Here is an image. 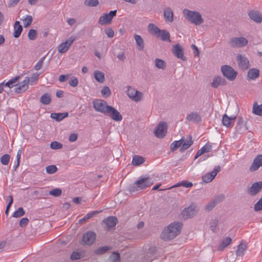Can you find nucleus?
<instances>
[{
    "label": "nucleus",
    "mask_w": 262,
    "mask_h": 262,
    "mask_svg": "<svg viewBox=\"0 0 262 262\" xmlns=\"http://www.w3.org/2000/svg\"><path fill=\"white\" fill-rule=\"evenodd\" d=\"M236 129L237 132L239 134L243 133L247 129V127L245 125V120L243 117H238Z\"/></svg>",
    "instance_id": "24"
},
{
    "label": "nucleus",
    "mask_w": 262,
    "mask_h": 262,
    "mask_svg": "<svg viewBox=\"0 0 262 262\" xmlns=\"http://www.w3.org/2000/svg\"><path fill=\"white\" fill-rule=\"evenodd\" d=\"M239 68L243 70H246L249 68V61L245 55L237 54L236 57Z\"/></svg>",
    "instance_id": "12"
},
{
    "label": "nucleus",
    "mask_w": 262,
    "mask_h": 262,
    "mask_svg": "<svg viewBox=\"0 0 262 262\" xmlns=\"http://www.w3.org/2000/svg\"><path fill=\"white\" fill-rule=\"evenodd\" d=\"M51 99L50 95L48 93H45L42 95L40 99V102L43 104H49L51 102Z\"/></svg>",
    "instance_id": "43"
},
{
    "label": "nucleus",
    "mask_w": 262,
    "mask_h": 262,
    "mask_svg": "<svg viewBox=\"0 0 262 262\" xmlns=\"http://www.w3.org/2000/svg\"><path fill=\"white\" fill-rule=\"evenodd\" d=\"M154 181L149 177L141 178L137 180L132 185L129 186L128 190L130 192H134L145 189L153 184Z\"/></svg>",
    "instance_id": "2"
},
{
    "label": "nucleus",
    "mask_w": 262,
    "mask_h": 262,
    "mask_svg": "<svg viewBox=\"0 0 262 262\" xmlns=\"http://www.w3.org/2000/svg\"><path fill=\"white\" fill-rule=\"evenodd\" d=\"M247 249V245L245 243H241L238 246L236 251L237 257H242Z\"/></svg>",
    "instance_id": "34"
},
{
    "label": "nucleus",
    "mask_w": 262,
    "mask_h": 262,
    "mask_svg": "<svg viewBox=\"0 0 262 262\" xmlns=\"http://www.w3.org/2000/svg\"><path fill=\"white\" fill-rule=\"evenodd\" d=\"M259 71L255 68L250 69L248 72L247 78L248 80H254L259 76Z\"/></svg>",
    "instance_id": "28"
},
{
    "label": "nucleus",
    "mask_w": 262,
    "mask_h": 262,
    "mask_svg": "<svg viewBox=\"0 0 262 262\" xmlns=\"http://www.w3.org/2000/svg\"><path fill=\"white\" fill-rule=\"evenodd\" d=\"M29 220L27 217L22 218L19 221V226L21 227H25L28 223Z\"/></svg>",
    "instance_id": "64"
},
{
    "label": "nucleus",
    "mask_w": 262,
    "mask_h": 262,
    "mask_svg": "<svg viewBox=\"0 0 262 262\" xmlns=\"http://www.w3.org/2000/svg\"><path fill=\"white\" fill-rule=\"evenodd\" d=\"M247 14L250 19L257 24L262 22V13L257 9H249L247 11Z\"/></svg>",
    "instance_id": "9"
},
{
    "label": "nucleus",
    "mask_w": 262,
    "mask_h": 262,
    "mask_svg": "<svg viewBox=\"0 0 262 262\" xmlns=\"http://www.w3.org/2000/svg\"><path fill=\"white\" fill-rule=\"evenodd\" d=\"M46 171L48 174H53L58 170L57 167L54 165H49L46 167Z\"/></svg>",
    "instance_id": "52"
},
{
    "label": "nucleus",
    "mask_w": 262,
    "mask_h": 262,
    "mask_svg": "<svg viewBox=\"0 0 262 262\" xmlns=\"http://www.w3.org/2000/svg\"><path fill=\"white\" fill-rule=\"evenodd\" d=\"M221 169L220 166H215L211 172H208L203 176L202 180L203 182L207 183L212 181Z\"/></svg>",
    "instance_id": "15"
},
{
    "label": "nucleus",
    "mask_w": 262,
    "mask_h": 262,
    "mask_svg": "<svg viewBox=\"0 0 262 262\" xmlns=\"http://www.w3.org/2000/svg\"><path fill=\"white\" fill-rule=\"evenodd\" d=\"M218 221L216 219L212 220L210 224V228L214 233L216 231V227L217 226Z\"/></svg>",
    "instance_id": "58"
},
{
    "label": "nucleus",
    "mask_w": 262,
    "mask_h": 262,
    "mask_svg": "<svg viewBox=\"0 0 262 262\" xmlns=\"http://www.w3.org/2000/svg\"><path fill=\"white\" fill-rule=\"evenodd\" d=\"M183 138H184V141L180 148V151L181 152L187 149L193 144V141L192 140L191 136H188L186 139H185L184 137Z\"/></svg>",
    "instance_id": "25"
},
{
    "label": "nucleus",
    "mask_w": 262,
    "mask_h": 262,
    "mask_svg": "<svg viewBox=\"0 0 262 262\" xmlns=\"http://www.w3.org/2000/svg\"><path fill=\"white\" fill-rule=\"evenodd\" d=\"M254 209L255 211L262 210V198L254 205Z\"/></svg>",
    "instance_id": "59"
},
{
    "label": "nucleus",
    "mask_w": 262,
    "mask_h": 262,
    "mask_svg": "<svg viewBox=\"0 0 262 262\" xmlns=\"http://www.w3.org/2000/svg\"><path fill=\"white\" fill-rule=\"evenodd\" d=\"M20 76H17L14 78L11 79L6 83H4L5 86H7L9 88H12L13 86L17 85V82Z\"/></svg>",
    "instance_id": "38"
},
{
    "label": "nucleus",
    "mask_w": 262,
    "mask_h": 262,
    "mask_svg": "<svg viewBox=\"0 0 262 262\" xmlns=\"http://www.w3.org/2000/svg\"><path fill=\"white\" fill-rule=\"evenodd\" d=\"M94 78L95 79L100 83H103L104 81L105 78L104 74L99 71H95L94 72Z\"/></svg>",
    "instance_id": "41"
},
{
    "label": "nucleus",
    "mask_w": 262,
    "mask_h": 262,
    "mask_svg": "<svg viewBox=\"0 0 262 262\" xmlns=\"http://www.w3.org/2000/svg\"><path fill=\"white\" fill-rule=\"evenodd\" d=\"M198 206L193 204L188 207L185 208L181 212L183 219H188L192 217L198 211Z\"/></svg>",
    "instance_id": "7"
},
{
    "label": "nucleus",
    "mask_w": 262,
    "mask_h": 262,
    "mask_svg": "<svg viewBox=\"0 0 262 262\" xmlns=\"http://www.w3.org/2000/svg\"><path fill=\"white\" fill-rule=\"evenodd\" d=\"M50 147L53 149H59L62 147V144L57 141H53L50 144Z\"/></svg>",
    "instance_id": "56"
},
{
    "label": "nucleus",
    "mask_w": 262,
    "mask_h": 262,
    "mask_svg": "<svg viewBox=\"0 0 262 262\" xmlns=\"http://www.w3.org/2000/svg\"><path fill=\"white\" fill-rule=\"evenodd\" d=\"M262 189V182L259 181L254 183L252 186L248 188V193L251 196H254L257 194Z\"/></svg>",
    "instance_id": "18"
},
{
    "label": "nucleus",
    "mask_w": 262,
    "mask_h": 262,
    "mask_svg": "<svg viewBox=\"0 0 262 262\" xmlns=\"http://www.w3.org/2000/svg\"><path fill=\"white\" fill-rule=\"evenodd\" d=\"M93 107L96 112L106 114L107 108L110 106L108 105L106 101L101 100L97 99L93 101Z\"/></svg>",
    "instance_id": "6"
},
{
    "label": "nucleus",
    "mask_w": 262,
    "mask_h": 262,
    "mask_svg": "<svg viewBox=\"0 0 262 262\" xmlns=\"http://www.w3.org/2000/svg\"><path fill=\"white\" fill-rule=\"evenodd\" d=\"M39 75V74L34 73L33 74H32L31 77H27L25 79L29 80L28 82V84L30 83L31 85H32L38 80Z\"/></svg>",
    "instance_id": "46"
},
{
    "label": "nucleus",
    "mask_w": 262,
    "mask_h": 262,
    "mask_svg": "<svg viewBox=\"0 0 262 262\" xmlns=\"http://www.w3.org/2000/svg\"><path fill=\"white\" fill-rule=\"evenodd\" d=\"M184 138H181L180 140L173 142L170 145L171 151H174L176 150L179 147H181Z\"/></svg>",
    "instance_id": "39"
},
{
    "label": "nucleus",
    "mask_w": 262,
    "mask_h": 262,
    "mask_svg": "<svg viewBox=\"0 0 262 262\" xmlns=\"http://www.w3.org/2000/svg\"><path fill=\"white\" fill-rule=\"evenodd\" d=\"M102 210L99 211H93L91 212H90L88 214H86L83 218L80 219L79 221V223L82 224L85 221H86L87 220H89L93 217H94L96 214H98V213L101 212Z\"/></svg>",
    "instance_id": "35"
},
{
    "label": "nucleus",
    "mask_w": 262,
    "mask_h": 262,
    "mask_svg": "<svg viewBox=\"0 0 262 262\" xmlns=\"http://www.w3.org/2000/svg\"><path fill=\"white\" fill-rule=\"evenodd\" d=\"M96 235L93 231H88L83 235L82 242L86 245H92L96 239Z\"/></svg>",
    "instance_id": "16"
},
{
    "label": "nucleus",
    "mask_w": 262,
    "mask_h": 262,
    "mask_svg": "<svg viewBox=\"0 0 262 262\" xmlns=\"http://www.w3.org/2000/svg\"><path fill=\"white\" fill-rule=\"evenodd\" d=\"M98 3V0H85L84 2L85 6L90 7L96 6Z\"/></svg>",
    "instance_id": "55"
},
{
    "label": "nucleus",
    "mask_w": 262,
    "mask_h": 262,
    "mask_svg": "<svg viewBox=\"0 0 262 262\" xmlns=\"http://www.w3.org/2000/svg\"><path fill=\"white\" fill-rule=\"evenodd\" d=\"M102 222L105 225L107 229H108L116 225L118 223V219L115 216H109L104 219Z\"/></svg>",
    "instance_id": "21"
},
{
    "label": "nucleus",
    "mask_w": 262,
    "mask_h": 262,
    "mask_svg": "<svg viewBox=\"0 0 262 262\" xmlns=\"http://www.w3.org/2000/svg\"><path fill=\"white\" fill-rule=\"evenodd\" d=\"M232 241V239L229 237H226L225 238L220 245L218 247V250L219 251H223L225 248L229 245Z\"/></svg>",
    "instance_id": "36"
},
{
    "label": "nucleus",
    "mask_w": 262,
    "mask_h": 262,
    "mask_svg": "<svg viewBox=\"0 0 262 262\" xmlns=\"http://www.w3.org/2000/svg\"><path fill=\"white\" fill-rule=\"evenodd\" d=\"M144 159L139 156L135 155L133 157L132 164L135 166H139L144 162Z\"/></svg>",
    "instance_id": "42"
},
{
    "label": "nucleus",
    "mask_w": 262,
    "mask_h": 262,
    "mask_svg": "<svg viewBox=\"0 0 262 262\" xmlns=\"http://www.w3.org/2000/svg\"><path fill=\"white\" fill-rule=\"evenodd\" d=\"M75 39L74 36L69 37L66 41L61 43L58 47V51L60 53H64L67 52Z\"/></svg>",
    "instance_id": "14"
},
{
    "label": "nucleus",
    "mask_w": 262,
    "mask_h": 262,
    "mask_svg": "<svg viewBox=\"0 0 262 262\" xmlns=\"http://www.w3.org/2000/svg\"><path fill=\"white\" fill-rule=\"evenodd\" d=\"M216 204L215 203L213 202V201H211L209 202L206 206L205 209L207 211H211L215 206Z\"/></svg>",
    "instance_id": "63"
},
{
    "label": "nucleus",
    "mask_w": 262,
    "mask_h": 262,
    "mask_svg": "<svg viewBox=\"0 0 262 262\" xmlns=\"http://www.w3.org/2000/svg\"><path fill=\"white\" fill-rule=\"evenodd\" d=\"M62 191L59 188H55L49 191V193L54 196H59L61 194Z\"/></svg>",
    "instance_id": "57"
},
{
    "label": "nucleus",
    "mask_w": 262,
    "mask_h": 262,
    "mask_svg": "<svg viewBox=\"0 0 262 262\" xmlns=\"http://www.w3.org/2000/svg\"><path fill=\"white\" fill-rule=\"evenodd\" d=\"M134 38L136 41V43L137 47V49L139 51H142L144 48V41L141 36L135 34L134 35Z\"/></svg>",
    "instance_id": "31"
},
{
    "label": "nucleus",
    "mask_w": 262,
    "mask_h": 262,
    "mask_svg": "<svg viewBox=\"0 0 262 262\" xmlns=\"http://www.w3.org/2000/svg\"><path fill=\"white\" fill-rule=\"evenodd\" d=\"M108 262H120V254L117 252H114L108 258Z\"/></svg>",
    "instance_id": "45"
},
{
    "label": "nucleus",
    "mask_w": 262,
    "mask_h": 262,
    "mask_svg": "<svg viewBox=\"0 0 262 262\" xmlns=\"http://www.w3.org/2000/svg\"><path fill=\"white\" fill-rule=\"evenodd\" d=\"M184 17L190 23L199 26L203 23L204 20L200 13L185 9L183 11Z\"/></svg>",
    "instance_id": "3"
},
{
    "label": "nucleus",
    "mask_w": 262,
    "mask_h": 262,
    "mask_svg": "<svg viewBox=\"0 0 262 262\" xmlns=\"http://www.w3.org/2000/svg\"><path fill=\"white\" fill-rule=\"evenodd\" d=\"M29 80L24 79L19 85L14 89L15 92L19 94L25 92L28 88V82Z\"/></svg>",
    "instance_id": "23"
},
{
    "label": "nucleus",
    "mask_w": 262,
    "mask_h": 262,
    "mask_svg": "<svg viewBox=\"0 0 262 262\" xmlns=\"http://www.w3.org/2000/svg\"><path fill=\"white\" fill-rule=\"evenodd\" d=\"M225 198L224 195L223 194H219L216 196L214 199L213 200V202L215 203V204L222 202Z\"/></svg>",
    "instance_id": "62"
},
{
    "label": "nucleus",
    "mask_w": 262,
    "mask_h": 262,
    "mask_svg": "<svg viewBox=\"0 0 262 262\" xmlns=\"http://www.w3.org/2000/svg\"><path fill=\"white\" fill-rule=\"evenodd\" d=\"M252 112L258 116H262V104L258 105L257 102H255L253 104Z\"/></svg>",
    "instance_id": "40"
},
{
    "label": "nucleus",
    "mask_w": 262,
    "mask_h": 262,
    "mask_svg": "<svg viewBox=\"0 0 262 262\" xmlns=\"http://www.w3.org/2000/svg\"><path fill=\"white\" fill-rule=\"evenodd\" d=\"M14 33L13 36L15 38H18L20 36L22 31H23V27L20 25L19 22L18 21H16L15 22L14 25Z\"/></svg>",
    "instance_id": "30"
},
{
    "label": "nucleus",
    "mask_w": 262,
    "mask_h": 262,
    "mask_svg": "<svg viewBox=\"0 0 262 262\" xmlns=\"http://www.w3.org/2000/svg\"><path fill=\"white\" fill-rule=\"evenodd\" d=\"M148 29L149 32L156 37H158V35L161 32V29L154 24H149L148 26Z\"/></svg>",
    "instance_id": "29"
},
{
    "label": "nucleus",
    "mask_w": 262,
    "mask_h": 262,
    "mask_svg": "<svg viewBox=\"0 0 262 262\" xmlns=\"http://www.w3.org/2000/svg\"><path fill=\"white\" fill-rule=\"evenodd\" d=\"M164 18L165 21L172 23L173 20V14L170 7L166 8L164 10Z\"/></svg>",
    "instance_id": "26"
},
{
    "label": "nucleus",
    "mask_w": 262,
    "mask_h": 262,
    "mask_svg": "<svg viewBox=\"0 0 262 262\" xmlns=\"http://www.w3.org/2000/svg\"><path fill=\"white\" fill-rule=\"evenodd\" d=\"M172 53L177 58L183 61H185L186 58L184 55V51L182 47L179 44H176L173 47Z\"/></svg>",
    "instance_id": "17"
},
{
    "label": "nucleus",
    "mask_w": 262,
    "mask_h": 262,
    "mask_svg": "<svg viewBox=\"0 0 262 262\" xmlns=\"http://www.w3.org/2000/svg\"><path fill=\"white\" fill-rule=\"evenodd\" d=\"M37 36V32L35 29H31L28 32V38L30 40H34L36 39Z\"/></svg>",
    "instance_id": "53"
},
{
    "label": "nucleus",
    "mask_w": 262,
    "mask_h": 262,
    "mask_svg": "<svg viewBox=\"0 0 262 262\" xmlns=\"http://www.w3.org/2000/svg\"><path fill=\"white\" fill-rule=\"evenodd\" d=\"M248 41L244 37H232L229 42L228 45L233 48H242L248 45Z\"/></svg>",
    "instance_id": "4"
},
{
    "label": "nucleus",
    "mask_w": 262,
    "mask_h": 262,
    "mask_svg": "<svg viewBox=\"0 0 262 262\" xmlns=\"http://www.w3.org/2000/svg\"><path fill=\"white\" fill-rule=\"evenodd\" d=\"M117 10L111 11L108 13H104L100 17L99 24L101 25L110 24L113 18L116 15Z\"/></svg>",
    "instance_id": "11"
},
{
    "label": "nucleus",
    "mask_w": 262,
    "mask_h": 262,
    "mask_svg": "<svg viewBox=\"0 0 262 262\" xmlns=\"http://www.w3.org/2000/svg\"><path fill=\"white\" fill-rule=\"evenodd\" d=\"M107 108L105 115H108L112 120L115 121H121L122 120L121 114L116 108L112 106Z\"/></svg>",
    "instance_id": "13"
},
{
    "label": "nucleus",
    "mask_w": 262,
    "mask_h": 262,
    "mask_svg": "<svg viewBox=\"0 0 262 262\" xmlns=\"http://www.w3.org/2000/svg\"><path fill=\"white\" fill-rule=\"evenodd\" d=\"M45 58H46V57L44 56V57L41 58L39 60V61H38L37 64L34 67L35 70L38 71V70H39L41 69V68H42V64H43V61H44Z\"/></svg>",
    "instance_id": "60"
},
{
    "label": "nucleus",
    "mask_w": 262,
    "mask_h": 262,
    "mask_svg": "<svg viewBox=\"0 0 262 262\" xmlns=\"http://www.w3.org/2000/svg\"><path fill=\"white\" fill-rule=\"evenodd\" d=\"M110 249L108 246H104L100 247L95 250V253L96 254L100 255L105 253L106 251Z\"/></svg>",
    "instance_id": "49"
},
{
    "label": "nucleus",
    "mask_w": 262,
    "mask_h": 262,
    "mask_svg": "<svg viewBox=\"0 0 262 262\" xmlns=\"http://www.w3.org/2000/svg\"><path fill=\"white\" fill-rule=\"evenodd\" d=\"M25 213V211H24L23 207H19L18 209L16 210L13 214V217H19L24 215Z\"/></svg>",
    "instance_id": "51"
},
{
    "label": "nucleus",
    "mask_w": 262,
    "mask_h": 262,
    "mask_svg": "<svg viewBox=\"0 0 262 262\" xmlns=\"http://www.w3.org/2000/svg\"><path fill=\"white\" fill-rule=\"evenodd\" d=\"M226 84L227 81L226 79L224 78L219 76L213 78L211 85L214 88H217L219 85H225Z\"/></svg>",
    "instance_id": "22"
},
{
    "label": "nucleus",
    "mask_w": 262,
    "mask_h": 262,
    "mask_svg": "<svg viewBox=\"0 0 262 262\" xmlns=\"http://www.w3.org/2000/svg\"><path fill=\"white\" fill-rule=\"evenodd\" d=\"M235 119L236 116L229 117L226 114H224L222 117V124L227 128H231L234 125Z\"/></svg>",
    "instance_id": "19"
},
{
    "label": "nucleus",
    "mask_w": 262,
    "mask_h": 262,
    "mask_svg": "<svg viewBox=\"0 0 262 262\" xmlns=\"http://www.w3.org/2000/svg\"><path fill=\"white\" fill-rule=\"evenodd\" d=\"M168 126L166 122H160L156 127L154 130V134L156 137L158 138H164L167 133Z\"/></svg>",
    "instance_id": "8"
},
{
    "label": "nucleus",
    "mask_w": 262,
    "mask_h": 262,
    "mask_svg": "<svg viewBox=\"0 0 262 262\" xmlns=\"http://www.w3.org/2000/svg\"><path fill=\"white\" fill-rule=\"evenodd\" d=\"M69 116V113L68 112L63 113H52L51 114V117L55 120L56 121H60L64 118L68 117Z\"/></svg>",
    "instance_id": "33"
},
{
    "label": "nucleus",
    "mask_w": 262,
    "mask_h": 262,
    "mask_svg": "<svg viewBox=\"0 0 262 262\" xmlns=\"http://www.w3.org/2000/svg\"><path fill=\"white\" fill-rule=\"evenodd\" d=\"M260 166L262 167V155H258L254 158L249 170L250 171H254L257 170Z\"/></svg>",
    "instance_id": "20"
},
{
    "label": "nucleus",
    "mask_w": 262,
    "mask_h": 262,
    "mask_svg": "<svg viewBox=\"0 0 262 262\" xmlns=\"http://www.w3.org/2000/svg\"><path fill=\"white\" fill-rule=\"evenodd\" d=\"M101 93L104 98H107L111 95V91L108 86H105L102 89Z\"/></svg>",
    "instance_id": "48"
},
{
    "label": "nucleus",
    "mask_w": 262,
    "mask_h": 262,
    "mask_svg": "<svg viewBox=\"0 0 262 262\" xmlns=\"http://www.w3.org/2000/svg\"><path fill=\"white\" fill-rule=\"evenodd\" d=\"M127 96L133 101L139 102L142 100L143 94L135 89L128 86L127 91Z\"/></svg>",
    "instance_id": "10"
},
{
    "label": "nucleus",
    "mask_w": 262,
    "mask_h": 262,
    "mask_svg": "<svg viewBox=\"0 0 262 262\" xmlns=\"http://www.w3.org/2000/svg\"><path fill=\"white\" fill-rule=\"evenodd\" d=\"M186 119L195 123H199L201 121V118L197 113H191L189 114L186 117Z\"/></svg>",
    "instance_id": "32"
},
{
    "label": "nucleus",
    "mask_w": 262,
    "mask_h": 262,
    "mask_svg": "<svg viewBox=\"0 0 262 262\" xmlns=\"http://www.w3.org/2000/svg\"><path fill=\"white\" fill-rule=\"evenodd\" d=\"M10 156L8 154H5L1 157V162L3 165H7L10 161Z\"/></svg>",
    "instance_id": "50"
},
{
    "label": "nucleus",
    "mask_w": 262,
    "mask_h": 262,
    "mask_svg": "<svg viewBox=\"0 0 262 262\" xmlns=\"http://www.w3.org/2000/svg\"><path fill=\"white\" fill-rule=\"evenodd\" d=\"M192 185L193 184L191 182H188L187 181H182L181 182H178L177 184L174 185L173 187H176L182 186L186 188H189L192 187Z\"/></svg>",
    "instance_id": "47"
},
{
    "label": "nucleus",
    "mask_w": 262,
    "mask_h": 262,
    "mask_svg": "<svg viewBox=\"0 0 262 262\" xmlns=\"http://www.w3.org/2000/svg\"><path fill=\"white\" fill-rule=\"evenodd\" d=\"M221 70L224 76L230 81H233L237 76V73L230 66L223 65Z\"/></svg>",
    "instance_id": "5"
},
{
    "label": "nucleus",
    "mask_w": 262,
    "mask_h": 262,
    "mask_svg": "<svg viewBox=\"0 0 262 262\" xmlns=\"http://www.w3.org/2000/svg\"><path fill=\"white\" fill-rule=\"evenodd\" d=\"M212 149V146L209 144H206L204 146H203L200 149H199L194 157V159H196L202 155L204 154L206 152H208L211 151Z\"/></svg>",
    "instance_id": "27"
},
{
    "label": "nucleus",
    "mask_w": 262,
    "mask_h": 262,
    "mask_svg": "<svg viewBox=\"0 0 262 262\" xmlns=\"http://www.w3.org/2000/svg\"><path fill=\"white\" fill-rule=\"evenodd\" d=\"M158 37H160L163 41H170V34L166 30H161V32L159 33Z\"/></svg>",
    "instance_id": "37"
},
{
    "label": "nucleus",
    "mask_w": 262,
    "mask_h": 262,
    "mask_svg": "<svg viewBox=\"0 0 262 262\" xmlns=\"http://www.w3.org/2000/svg\"><path fill=\"white\" fill-rule=\"evenodd\" d=\"M69 84L72 87H76L78 84V80L77 78L73 77L69 82Z\"/></svg>",
    "instance_id": "61"
},
{
    "label": "nucleus",
    "mask_w": 262,
    "mask_h": 262,
    "mask_svg": "<svg viewBox=\"0 0 262 262\" xmlns=\"http://www.w3.org/2000/svg\"><path fill=\"white\" fill-rule=\"evenodd\" d=\"M155 66L159 69L164 70L166 68V62L162 59L156 58L155 61Z\"/></svg>",
    "instance_id": "44"
},
{
    "label": "nucleus",
    "mask_w": 262,
    "mask_h": 262,
    "mask_svg": "<svg viewBox=\"0 0 262 262\" xmlns=\"http://www.w3.org/2000/svg\"><path fill=\"white\" fill-rule=\"evenodd\" d=\"M23 20L24 21V26L26 28L31 25L33 21V18L31 15H27L26 17Z\"/></svg>",
    "instance_id": "54"
},
{
    "label": "nucleus",
    "mask_w": 262,
    "mask_h": 262,
    "mask_svg": "<svg viewBox=\"0 0 262 262\" xmlns=\"http://www.w3.org/2000/svg\"><path fill=\"white\" fill-rule=\"evenodd\" d=\"M182 224L180 222H173L165 228L161 235L162 239L168 241L173 239L180 233Z\"/></svg>",
    "instance_id": "1"
}]
</instances>
